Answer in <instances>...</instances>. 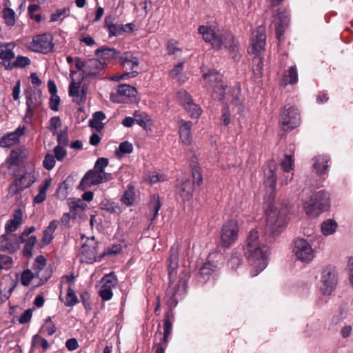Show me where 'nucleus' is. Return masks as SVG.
Returning a JSON list of instances; mask_svg holds the SVG:
<instances>
[{
    "instance_id": "nucleus-25",
    "label": "nucleus",
    "mask_w": 353,
    "mask_h": 353,
    "mask_svg": "<svg viewBox=\"0 0 353 353\" xmlns=\"http://www.w3.org/2000/svg\"><path fill=\"white\" fill-rule=\"evenodd\" d=\"M192 123L190 121L181 120L179 123V137L181 142L189 145L192 142L191 128Z\"/></svg>"
},
{
    "instance_id": "nucleus-32",
    "label": "nucleus",
    "mask_w": 353,
    "mask_h": 353,
    "mask_svg": "<svg viewBox=\"0 0 353 353\" xmlns=\"http://www.w3.org/2000/svg\"><path fill=\"white\" fill-rule=\"evenodd\" d=\"M51 184V179H46L39 186V193L34 196V202L35 203H41L46 199L47 190Z\"/></svg>"
},
{
    "instance_id": "nucleus-36",
    "label": "nucleus",
    "mask_w": 353,
    "mask_h": 353,
    "mask_svg": "<svg viewBox=\"0 0 353 353\" xmlns=\"http://www.w3.org/2000/svg\"><path fill=\"white\" fill-rule=\"evenodd\" d=\"M183 67V63L182 62L179 63L170 72V77L172 79H176L180 83H184L186 81V77L182 73Z\"/></svg>"
},
{
    "instance_id": "nucleus-11",
    "label": "nucleus",
    "mask_w": 353,
    "mask_h": 353,
    "mask_svg": "<svg viewBox=\"0 0 353 353\" xmlns=\"http://www.w3.org/2000/svg\"><path fill=\"white\" fill-rule=\"evenodd\" d=\"M34 172H26L16 179L9 187V194L14 195L31 186L36 181Z\"/></svg>"
},
{
    "instance_id": "nucleus-20",
    "label": "nucleus",
    "mask_w": 353,
    "mask_h": 353,
    "mask_svg": "<svg viewBox=\"0 0 353 353\" xmlns=\"http://www.w3.org/2000/svg\"><path fill=\"white\" fill-rule=\"evenodd\" d=\"M176 192L184 201H188L192 196L193 183L189 179L181 178L176 183Z\"/></svg>"
},
{
    "instance_id": "nucleus-47",
    "label": "nucleus",
    "mask_w": 353,
    "mask_h": 353,
    "mask_svg": "<svg viewBox=\"0 0 353 353\" xmlns=\"http://www.w3.org/2000/svg\"><path fill=\"white\" fill-rule=\"evenodd\" d=\"M150 208L153 212L151 221L154 220L158 215L159 210L161 208V202L159 196H154L150 203Z\"/></svg>"
},
{
    "instance_id": "nucleus-39",
    "label": "nucleus",
    "mask_w": 353,
    "mask_h": 353,
    "mask_svg": "<svg viewBox=\"0 0 353 353\" xmlns=\"http://www.w3.org/2000/svg\"><path fill=\"white\" fill-rule=\"evenodd\" d=\"M70 205V213L74 214L73 217L74 218L76 214L83 212L84 209L86 208V204H85L81 200H72L69 201Z\"/></svg>"
},
{
    "instance_id": "nucleus-19",
    "label": "nucleus",
    "mask_w": 353,
    "mask_h": 353,
    "mask_svg": "<svg viewBox=\"0 0 353 353\" xmlns=\"http://www.w3.org/2000/svg\"><path fill=\"white\" fill-rule=\"evenodd\" d=\"M289 14L286 10L279 12L274 18V24L276 28V34L278 39H281L289 23Z\"/></svg>"
},
{
    "instance_id": "nucleus-63",
    "label": "nucleus",
    "mask_w": 353,
    "mask_h": 353,
    "mask_svg": "<svg viewBox=\"0 0 353 353\" xmlns=\"http://www.w3.org/2000/svg\"><path fill=\"white\" fill-rule=\"evenodd\" d=\"M32 316V311L30 309L26 310L19 317L20 323H26L29 322Z\"/></svg>"
},
{
    "instance_id": "nucleus-46",
    "label": "nucleus",
    "mask_w": 353,
    "mask_h": 353,
    "mask_svg": "<svg viewBox=\"0 0 353 353\" xmlns=\"http://www.w3.org/2000/svg\"><path fill=\"white\" fill-rule=\"evenodd\" d=\"M32 345L36 348L41 347L43 351H46L49 347L48 341L37 334L32 337Z\"/></svg>"
},
{
    "instance_id": "nucleus-50",
    "label": "nucleus",
    "mask_w": 353,
    "mask_h": 353,
    "mask_svg": "<svg viewBox=\"0 0 353 353\" xmlns=\"http://www.w3.org/2000/svg\"><path fill=\"white\" fill-rule=\"evenodd\" d=\"M47 266L46 265V259L43 256H38L35 261L33 264L32 269L34 270V273L37 274L38 271H40L45 268Z\"/></svg>"
},
{
    "instance_id": "nucleus-64",
    "label": "nucleus",
    "mask_w": 353,
    "mask_h": 353,
    "mask_svg": "<svg viewBox=\"0 0 353 353\" xmlns=\"http://www.w3.org/2000/svg\"><path fill=\"white\" fill-rule=\"evenodd\" d=\"M347 268L350 273V281L353 287V256L348 258Z\"/></svg>"
},
{
    "instance_id": "nucleus-31",
    "label": "nucleus",
    "mask_w": 353,
    "mask_h": 353,
    "mask_svg": "<svg viewBox=\"0 0 353 353\" xmlns=\"http://www.w3.org/2000/svg\"><path fill=\"white\" fill-rule=\"evenodd\" d=\"M105 27L108 28L110 37L120 36L123 34L121 25L114 23L113 18L111 16H108L105 18Z\"/></svg>"
},
{
    "instance_id": "nucleus-33",
    "label": "nucleus",
    "mask_w": 353,
    "mask_h": 353,
    "mask_svg": "<svg viewBox=\"0 0 353 353\" xmlns=\"http://www.w3.org/2000/svg\"><path fill=\"white\" fill-rule=\"evenodd\" d=\"M203 78L208 84L209 88H213L216 84L222 81V75L214 70L209 71L207 74H203Z\"/></svg>"
},
{
    "instance_id": "nucleus-51",
    "label": "nucleus",
    "mask_w": 353,
    "mask_h": 353,
    "mask_svg": "<svg viewBox=\"0 0 353 353\" xmlns=\"http://www.w3.org/2000/svg\"><path fill=\"white\" fill-rule=\"evenodd\" d=\"M13 261L11 257L7 255L0 254V270H8L12 265Z\"/></svg>"
},
{
    "instance_id": "nucleus-3",
    "label": "nucleus",
    "mask_w": 353,
    "mask_h": 353,
    "mask_svg": "<svg viewBox=\"0 0 353 353\" xmlns=\"http://www.w3.org/2000/svg\"><path fill=\"white\" fill-rule=\"evenodd\" d=\"M265 49V26H260L252 33L251 46L248 52L254 55L253 72L256 78L263 75V54Z\"/></svg>"
},
{
    "instance_id": "nucleus-34",
    "label": "nucleus",
    "mask_w": 353,
    "mask_h": 353,
    "mask_svg": "<svg viewBox=\"0 0 353 353\" xmlns=\"http://www.w3.org/2000/svg\"><path fill=\"white\" fill-rule=\"evenodd\" d=\"M298 81V74L296 66H292L287 70L283 77V83L286 85L288 84L296 83Z\"/></svg>"
},
{
    "instance_id": "nucleus-1",
    "label": "nucleus",
    "mask_w": 353,
    "mask_h": 353,
    "mask_svg": "<svg viewBox=\"0 0 353 353\" xmlns=\"http://www.w3.org/2000/svg\"><path fill=\"white\" fill-rule=\"evenodd\" d=\"M277 165L274 161L268 162L266 170V226L268 227L274 241V237L279 235L282 228L286 225L288 208L277 199Z\"/></svg>"
},
{
    "instance_id": "nucleus-41",
    "label": "nucleus",
    "mask_w": 353,
    "mask_h": 353,
    "mask_svg": "<svg viewBox=\"0 0 353 353\" xmlns=\"http://www.w3.org/2000/svg\"><path fill=\"white\" fill-rule=\"evenodd\" d=\"M3 18L8 26H13L15 23V13L13 10L6 8L3 10Z\"/></svg>"
},
{
    "instance_id": "nucleus-12",
    "label": "nucleus",
    "mask_w": 353,
    "mask_h": 353,
    "mask_svg": "<svg viewBox=\"0 0 353 353\" xmlns=\"http://www.w3.org/2000/svg\"><path fill=\"white\" fill-rule=\"evenodd\" d=\"M32 50L38 52L48 53L52 50V37L50 34H43L33 37L30 43Z\"/></svg>"
},
{
    "instance_id": "nucleus-5",
    "label": "nucleus",
    "mask_w": 353,
    "mask_h": 353,
    "mask_svg": "<svg viewBox=\"0 0 353 353\" xmlns=\"http://www.w3.org/2000/svg\"><path fill=\"white\" fill-rule=\"evenodd\" d=\"M225 85L223 81L216 84L212 91V97L217 100H223L225 103H230L236 108L238 113L243 110V107L240 99L241 90L239 87H234L225 92Z\"/></svg>"
},
{
    "instance_id": "nucleus-27",
    "label": "nucleus",
    "mask_w": 353,
    "mask_h": 353,
    "mask_svg": "<svg viewBox=\"0 0 353 353\" xmlns=\"http://www.w3.org/2000/svg\"><path fill=\"white\" fill-rule=\"evenodd\" d=\"M330 158L327 156H318L314 159L313 169L320 176L327 173L328 170V162Z\"/></svg>"
},
{
    "instance_id": "nucleus-22",
    "label": "nucleus",
    "mask_w": 353,
    "mask_h": 353,
    "mask_svg": "<svg viewBox=\"0 0 353 353\" xmlns=\"http://www.w3.org/2000/svg\"><path fill=\"white\" fill-rule=\"evenodd\" d=\"M24 94L27 105L26 118H31L34 110L40 103V97H38L37 94L31 89L26 90Z\"/></svg>"
},
{
    "instance_id": "nucleus-57",
    "label": "nucleus",
    "mask_w": 353,
    "mask_h": 353,
    "mask_svg": "<svg viewBox=\"0 0 353 353\" xmlns=\"http://www.w3.org/2000/svg\"><path fill=\"white\" fill-rule=\"evenodd\" d=\"M163 324H164V334H163V342L164 343H167L169 335L171 334V332H172V324L168 319H165Z\"/></svg>"
},
{
    "instance_id": "nucleus-58",
    "label": "nucleus",
    "mask_w": 353,
    "mask_h": 353,
    "mask_svg": "<svg viewBox=\"0 0 353 353\" xmlns=\"http://www.w3.org/2000/svg\"><path fill=\"white\" fill-rule=\"evenodd\" d=\"M132 150H133L132 145L128 141L122 142L119 145V151L121 154H130L132 152Z\"/></svg>"
},
{
    "instance_id": "nucleus-2",
    "label": "nucleus",
    "mask_w": 353,
    "mask_h": 353,
    "mask_svg": "<svg viewBox=\"0 0 353 353\" xmlns=\"http://www.w3.org/2000/svg\"><path fill=\"white\" fill-rule=\"evenodd\" d=\"M264 247L263 237L260 238L258 231L251 230L243 250L253 268L256 269L252 272V276H256L265 268Z\"/></svg>"
},
{
    "instance_id": "nucleus-7",
    "label": "nucleus",
    "mask_w": 353,
    "mask_h": 353,
    "mask_svg": "<svg viewBox=\"0 0 353 353\" xmlns=\"http://www.w3.org/2000/svg\"><path fill=\"white\" fill-rule=\"evenodd\" d=\"M337 283V275L335 268L325 267L321 272V279L319 284V290L325 295H330Z\"/></svg>"
},
{
    "instance_id": "nucleus-42",
    "label": "nucleus",
    "mask_w": 353,
    "mask_h": 353,
    "mask_svg": "<svg viewBox=\"0 0 353 353\" xmlns=\"http://www.w3.org/2000/svg\"><path fill=\"white\" fill-rule=\"evenodd\" d=\"M77 296L73 288L69 285L67 289V294L64 302L65 305L68 307H72L77 303Z\"/></svg>"
},
{
    "instance_id": "nucleus-10",
    "label": "nucleus",
    "mask_w": 353,
    "mask_h": 353,
    "mask_svg": "<svg viewBox=\"0 0 353 353\" xmlns=\"http://www.w3.org/2000/svg\"><path fill=\"white\" fill-rule=\"evenodd\" d=\"M293 252L299 260L305 263L311 262L314 257V252L310 243L302 238L294 240Z\"/></svg>"
},
{
    "instance_id": "nucleus-49",
    "label": "nucleus",
    "mask_w": 353,
    "mask_h": 353,
    "mask_svg": "<svg viewBox=\"0 0 353 353\" xmlns=\"http://www.w3.org/2000/svg\"><path fill=\"white\" fill-rule=\"evenodd\" d=\"M43 332H46L48 335L52 336L57 331L55 324L52 322L50 317L46 319L44 324L42 327Z\"/></svg>"
},
{
    "instance_id": "nucleus-54",
    "label": "nucleus",
    "mask_w": 353,
    "mask_h": 353,
    "mask_svg": "<svg viewBox=\"0 0 353 353\" xmlns=\"http://www.w3.org/2000/svg\"><path fill=\"white\" fill-rule=\"evenodd\" d=\"M108 165V159L106 158H99L95 163L94 170L98 171L99 172H103L105 170V168Z\"/></svg>"
},
{
    "instance_id": "nucleus-59",
    "label": "nucleus",
    "mask_w": 353,
    "mask_h": 353,
    "mask_svg": "<svg viewBox=\"0 0 353 353\" xmlns=\"http://www.w3.org/2000/svg\"><path fill=\"white\" fill-rule=\"evenodd\" d=\"M216 267L211 263H205L200 270V274L203 276H207L211 272L214 271Z\"/></svg>"
},
{
    "instance_id": "nucleus-17",
    "label": "nucleus",
    "mask_w": 353,
    "mask_h": 353,
    "mask_svg": "<svg viewBox=\"0 0 353 353\" xmlns=\"http://www.w3.org/2000/svg\"><path fill=\"white\" fill-rule=\"evenodd\" d=\"M178 267V248L172 247L170 250L168 259V271L170 280L169 290H174L175 286H172L176 277V268Z\"/></svg>"
},
{
    "instance_id": "nucleus-52",
    "label": "nucleus",
    "mask_w": 353,
    "mask_h": 353,
    "mask_svg": "<svg viewBox=\"0 0 353 353\" xmlns=\"http://www.w3.org/2000/svg\"><path fill=\"white\" fill-rule=\"evenodd\" d=\"M30 63V61L28 57L19 56L17 57L15 61H14L12 63V66L10 67V68H12V67L23 68V67L29 65Z\"/></svg>"
},
{
    "instance_id": "nucleus-43",
    "label": "nucleus",
    "mask_w": 353,
    "mask_h": 353,
    "mask_svg": "<svg viewBox=\"0 0 353 353\" xmlns=\"http://www.w3.org/2000/svg\"><path fill=\"white\" fill-rule=\"evenodd\" d=\"M134 190L133 187L130 186L125 191L123 196L121 198V201L125 205L130 206L132 205L134 201Z\"/></svg>"
},
{
    "instance_id": "nucleus-61",
    "label": "nucleus",
    "mask_w": 353,
    "mask_h": 353,
    "mask_svg": "<svg viewBox=\"0 0 353 353\" xmlns=\"http://www.w3.org/2000/svg\"><path fill=\"white\" fill-rule=\"evenodd\" d=\"M50 129L51 131H52V133L54 134L56 133V130L61 125V119L59 117H54L50 119Z\"/></svg>"
},
{
    "instance_id": "nucleus-23",
    "label": "nucleus",
    "mask_w": 353,
    "mask_h": 353,
    "mask_svg": "<svg viewBox=\"0 0 353 353\" xmlns=\"http://www.w3.org/2000/svg\"><path fill=\"white\" fill-rule=\"evenodd\" d=\"M101 183V176L100 172L95 170L88 171L81 179L79 184L80 188L85 189L92 185H97Z\"/></svg>"
},
{
    "instance_id": "nucleus-35",
    "label": "nucleus",
    "mask_w": 353,
    "mask_h": 353,
    "mask_svg": "<svg viewBox=\"0 0 353 353\" xmlns=\"http://www.w3.org/2000/svg\"><path fill=\"white\" fill-rule=\"evenodd\" d=\"M14 44L12 43H5L0 48V59L3 60H11L14 58V54L12 52Z\"/></svg>"
},
{
    "instance_id": "nucleus-44",
    "label": "nucleus",
    "mask_w": 353,
    "mask_h": 353,
    "mask_svg": "<svg viewBox=\"0 0 353 353\" xmlns=\"http://www.w3.org/2000/svg\"><path fill=\"white\" fill-rule=\"evenodd\" d=\"M25 241V245L23 250V254L25 256H30L32 254V251L35 245L37 240L35 236H31Z\"/></svg>"
},
{
    "instance_id": "nucleus-38",
    "label": "nucleus",
    "mask_w": 353,
    "mask_h": 353,
    "mask_svg": "<svg viewBox=\"0 0 353 353\" xmlns=\"http://www.w3.org/2000/svg\"><path fill=\"white\" fill-rule=\"evenodd\" d=\"M96 54L103 59L115 58L119 54L114 48H101L96 50Z\"/></svg>"
},
{
    "instance_id": "nucleus-62",
    "label": "nucleus",
    "mask_w": 353,
    "mask_h": 353,
    "mask_svg": "<svg viewBox=\"0 0 353 353\" xmlns=\"http://www.w3.org/2000/svg\"><path fill=\"white\" fill-rule=\"evenodd\" d=\"M60 103V98L57 94L51 95L50 99V107L54 111H57Z\"/></svg>"
},
{
    "instance_id": "nucleus-55",
    "label": "nucleus",
    "mask_w": 353,
    "mask_h": 353,
    "mask_svg": "<svg viewBox=\"0 0 353 353\" xmlns=\"http://www.w3.org/2000/svg\"><path fill=\"white\" fill-rule=\"evenodd\" d=\"M281 165L285 172H290L292 169L294 165L292 157L290 155H286Z\"/></svg>"
},
{
    "instance_id": "nucleus-15",
    "label": "nucleus",
    "mask_w": 353,
    "mask_h": 353,
    "mask_svg": "<svg viewBox=\"0 0 353 353\" xmlns=\"http://www.w3.org/2000/svg\"><path fill=\"white\" fill-rule=\"evenodd\" d=\"M77 73L75 70H70V77L71 82L69 86V96L73 98V101L80 103L85 100V92L81 87V80L75 81L74 75Z\"/></svg>"
},
{
    "instance_id": "nucleus-14",
    "label": "nucleus",
    "mask_w": 353,
    "mask_h": 353,
    "mask_svg": "<svg viewBox=\"0 0 353 353\" xmlns=\"http://www.w3.org/2000/svg\"><path fill=\"white\" fill-rule=\"evenodd\" d=\"M101 287L99 291V294L103 301H109L113 296L112 289L117 285V278L112 274H105L101 279Z\"/></svg>"
},
{
    "instance_id": "nucleus-21",
    "label": "nucleus",
    "mask_w": 353,
    "mask_h": 353,
    "mask_svg": "<svg viewBox=\"0 0 353 353\" xmlns=\"http://www.w3.org/2000/svg\"><path fill=\"white\" fill-rule=\"evenodd\" d=\"M24 127L19 126L14 132L5 134L0 141V146L7 148L18 143L19 137L24 134Z\"/></svg>"
},
{
    "instance_id": "nucleus-60",
    "label": "nucleus",
    "mask_w": 353,
    "mask_h": 353,
    "mask_svg": "<svg viewBox=\"0 0 353 353\" xmlns=\"http://www.w3.org/2000/svg\"><path fill=\"white\" fill-rule=\"evenodd\" d=\"M68 136L65 130L61 131L58 134V145L66 146L68 144Z\"/></svg>"
},
{
    "instance_id": "nucleus-53",
    "label": "nucleus",
    "mask_w": 353,
    "mask_h": 353,
    "mask_svg": "<svg viewBox=\"0 0 353 353\" xmlns=\"http://www.w3.org/2000/svg\"><path fill=\"white\" fill-rule=\"evenodd\" d=\"M44 168L48 170H52L55 165V157L53 154H48L43 161Z\"/></svg>"
},
{
    "instance_id": "nucleus-8",
    "label": "nucleus",
    "mask_w": 353,
    "mask_h": 353,
    "mask_svg": "<svg viewBox=\"0 0 353 353\" xmlns=\"http://www.w3.org/2000/svg\"><path fill=\"white\" fill-rule=\"evenodd\" d=\"M280 123L283 130H292L300 123V115L292 105H286L281 112Z\"/></svg>"
},
{
    "instance_id": "nucleus-37",
    "label": "nucleus",
    "mask_w": 353,
    "mask_h": 353,
    "mask_svg": "<svg viewBox=\"0 0 353 353\" xmlns=\"http://www.w3.org/2000/svg\"><path fill=\"white\" fill-rule=\"evenodd\" d=\"M134 122H136L141 127L146 129L148 123L150 121V116L145 112L136 111L134 113Z\"/></svg>"
},
{
    "instance_id": "nucleus-45",
    "label": "nucleus",
    "mask_w": 353,
    "mask_h": 353,
    "mask_svg": "<svg viewBox=\"0 0 353 353\" xmlns=\"http://www.w3.org/2000/svg\"><path fill=\"white\" fill-rule=\"evenodd\" d=\"M51 275L52 270L49 266H46L43 270L38 271L37 274H35V276L40 280V282L37 285L43 284L48 279L50 278Z\"/></svg>"
},
{
    "instance_id": "nucleus-18",
    "label": "nucleus",
    "mask_w": 353,
    "mask_h": 353,
    "mask_svg": "<svg viewBox=\"0 0 353 353\" xmlns=\"http://www.w3.org/2000/svg\"><path fill=\"white\" fill-rule=\"evenodd\" d=\"M219 39L221 41L220 49L224 47L228 49L230 51L236 52L238 50V44L235 41L234 36L230 32L220 29L216 39Z\"/></svg>"
},
{
    "instance_id": "nucleus-24",
    "label": "nucleus",
    "mask_w": 353,
    "mask_h": 353,
    "mask_svg": "<svg viewBox=\"0 0 353 353\" xmlns=\"http://www.w3.org/2000/svg\"><path fill=\"white\" fill-rule=\"evenodd\" d=\"M179 97H185L187 99V102L184 103V108L190 113L191 117L197 118L201 115V109L196 104L193 103L191 97L186 90H181L179 92Z\"/></svg>"
},
{
    "instance_id": "nucleus-16",
    "label": "nucleus",
    "mask_w": 353,
    "mask_h": 353,
    "mask_svg": "<svg viewBox=\"0 0 353 353\" xmlns=\"http://www.w3.org/2000/svg\"><path fill=\"white\" fill-rule=\"evenodd\" d=\"M137 90L134 87L128 84H121L115 93H111L110 99L114 103H123L125 98L134 97L137 94Z\"/></svg>"
},
{
    "instance_id": "nucleus-48",
    "label": "nucleus",
    "mask_w": 353,
    "mask_h": 353,
    "mask_svg": "<svg viewBox=\"0 0 353 353\" xmlns=\"http://www.w3.org/2000/svg\"><path fill=\"white\" fill-rule=\"evenodd\" d=\"M35 274L29 269L25 270L21 276V283L24 286H28L31 281L34 278Z\"/></svg>"
},
{
    "instance_id": "nucleus-26",
    "label": "nucleus",
    "mask_w": 353,
    "mask_h": 353,
    "mask_svg": "<svg viewBox=\"0 0 353 353\" xmlns=\"http://www.w3.org/2000/svg\"><path fill=\"white\" fill-rule=\"evenodd\" d=\"M23 221V212L20 209L14 212L12 218L8 220L5 225L6 232L11 233L16 231Z\"/></svg>"
},
{
    "instance_id": "nucleus-28",
    "label": "nucleus",
    "mask_w": 353,
    "mask_h": 353,
    "mask_svg": "<svg viewBox=\"0 0 353 353\" xmlns=\"http://www.w3.org/2000/svg\"><path fill=\"white\" fill-rule=\"evenodd\" d=\"M19 248V244L8 238L6 234L0 236V251L14 253Z\"/></svg>"
},
{
    "instance_id": "nucleus-40",
    "label": "nucleus",
    "mask_w": 353,
    "mask_h": 353,
    "mask_svg": "<svg viewBox=\"0 0 353 353\" xmlns=\"http://www.w3.org/2000/svg\"><path fill=\"white\" fill-rule=\"evenodd\" d=\"M337 223L334 220L329 219L321 225V231L324 235L328 236L336 231Z\"/></svg>"
},
{
    "instance_id": "nucleus-9",
    "label": "nucleus",
    "mask_w": 353,
    "mask_h": 353,
    "mask_svg": "<svg viewBox=\"0 0 353 353\" xmlns=\"http://www.w3.org/2000/svg\"><path fill=\"white\" fill-rule=\"evenodd\" d=\"M239 227L235 220L225 223L221 230V243L223 247H230L238 239Z\"/></svg>"
},
{
    "instance_id": "nucleus-29",
    "label": "nucleus",
    "mask_w": 353,
    "mask_h": 353,
    "mask_svg": "<svg viewBox=\"0 0 353 353\" xmlns=\"http://www.w3.org/2000/svg\"><path fill=\"white\" fill-rule=\"evenodd\" d=\"M59 221L57 220L52 221L48 226L44 230L41 242L43 245H48L53 239V234L57 228Z\"/></svg>"
},
{
    "instance_id": "nucleus-56",
    "label": "nucleus",
    "mask_w": 353,
    "mask_h": 353,
    "mask_svg": "<svg viewBox=\"0 0 353 353\" xmlns=\"http://www.w3.org/2000/svg\"><path fill=\"white\" fill-rule=\"evenodd\" d=\"M63 147L57 145L54 149V157L58 161H62L67 154V152Z\"/></svg>"
},
{
    "instance_id": "nucleus-30",
    "label": "nucleus",
    "mask_w": 353,
    "mask_h": 353,
    "mask_svg": "<svg viewBox=\"0 0 353 353\" xmlns=\"http://www.w3.org/2000/svg\"><path fill=\"white\" fill-rule=\"evenodd\" d=\"M122 65L128 70H134L139 65V60L130 52L124 53L120 57Z\"/></svg>"
},
{
    "instance_id": "nucleus-13",
    "label": "nucleus",
    "mask_w": 353,
    "mask_h": 353,
    "mask_svg": "<svg viewBox=\"0 0 353 353\" xmlns=\"http://www.w3.org/2000/svg\"><path fill=\"white\" fill-rule=\"evenodd\" d=\"M219 28L213 25H202L198 28V32L202 35L205 42L210 43L214 50H220L221 41L216 37L219 31Z\"/></svg>"
},
{
    "instance_id": "nucleus-4",
    "label": "nucleus",
    "mask_w": 353,
    "mask_h": 353,
    "mask_svg": "<svg viewBox=\"0 0 353 353\" xmlns=\"http://www.w3.org/2000/svg\"><path fill=\"white\" fill-rule=\"evenodd\" d=\"M330 207L328 194L321 190L314 193L310 199L305 203L304 210L306 214L310 218H315Z\"/></svg>"
},
{
    "instance_id": "nucleus-6",
    "label": "nucleus",
    "mask_w": 353,
    "mask_h": 353,
    "mask_svg": "<svg viewBox=\"0 0 353 353\" xmlns=\"http://www.w3.org/2000/svg\"><path fill=\"white\" fill-rule=\"evenodd\" d=\"M74 60L76 68L82 72V79L101 75L105 68L104 63L97 59L83 61L76 57Z\"/></svg>"
}]
</instances>
